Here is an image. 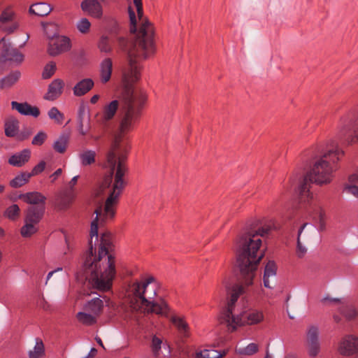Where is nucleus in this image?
<instances>
[{
	"instance_id": "aec40b11",
	"label": "nucleus",
	"mask_w": 358,
	"mask_h": 358,
	"mask_svg": "<svg viewBox=\"0 0 358 358\" xmlns=\"http://www.w3.org/2000/svg\"><path fill=\"white\" fill-rule=\"evenodd\" d=\"M18 199L23 200L27 203L33 204L35 206L43 205V206H45L46 200V197L38 192L21 194L18 196Z\"/></svg>"
},
{
	"instance_id": "58836bf2",
	"label": "nucleus",
	"mask_w": 358,
	"mask_h": 358,
	"mask_svg": "<svg viewBox=\"0 0 358 358\" xmlns=\"http://www.w3.org/2000/svg\"><path fill=\"white\" fill-rule=\"evenodd\" d=\"M68 143V137L66 136H62L54 143V149L59 152L64 153L66 151Z\"/></svg>"
},
{
	"instance_id": "cd10ccee",
	"label": "nucleus",
	"mask_w": 358,
	"mask_h": 358,
	"mask_svg": "<svg viewBox=\"0 0 358 358\" xmlns=\"http://www.w3.org/2000/svg\"><path fill=\"white\" fill-rule=\"evenodd\" d=\"M226 355V352H220L214 349H205L201 351H196L193 356L195 358H221Z\"/></svg>"
},
{
	"instance_id": "9b49d317",
	"label": "nucleus",
	"mask_w": 358,
	"mask_h": 358,
	"mask_svg": "<svg viewBox=\"0 0 358 358\" xmlns=\"http://www.w3.org/2000/svg\"><path fill=\"white\" fill-rule=\"evenodd\" d=\"M19 27L15 15L10 10H3L0 15V30L10 34L15 31Z\"/></svg>"
},
{
	"instance_id": "473e14b6",
	"label": "nucleus",
	"mask_w": 358,
	"mask_h": 358,
	"mask_svg": "<svg viewBox=\"0 0 358 358\" xmlns=\"http://www.w3.org/2000/svg\"><path fill=\"white\" fill-rule=\"evenodd\" d=\"M134 3L136 7L137 15L138 17L139 22V29L140 30L143 25H148L149 27H152V25L148 22V20L143 17V5L141 0H134Z\"/></svg>"
},
{
	"instance_id": "c756f323",
	"label": "nucleus",
	"mask_w": 358,
	"mask_h": 358,
	"mask_svg": "<svg viewBox=\"0 0 358 358\" xmlns=\"http://www.w3.org/2000/svg\"><path fill=\"white\" fill-rule=\"evenodd\" d=\"M78 124H85L87 121V123L90 121V116L88 107L83 103H80L78 109L77 115Z\"/></svg>"
},
{
	"instance_id": "e2e57ef3",
	"label": "nucleus",
	"mask_w": 358,
	"mask_h": 358,
	"mask_svg": "<svg viewBox=\"0 0 358 358\" xmlns=\"http://www.w3.org/2000/svg\"><path fill=\"white\" fill-rule=\"evenodd\" d=\"M29 38V35H28V34H26V36H25V38H24V43L20 45L21 47H22V46H23V45L26 43V42L28 41Z\"/></svg>"
},
{
	"instance_id": "f257e3e1",
	"label": "nucleus",
	"mask_w": 358,
	"mask_h": 358,
	"mask_svg": "<svg viewBox=\"0 0 358 358\" xmlns=\"http://www.w3.org/2000/svg\"><path fill=\"white\" fill-rule=\"evenodd\" d=\"M129 17L130 31L134 35L129 41L122 36L117 38L119 46L127 54L128 66L122 71L125 92L119 99L113 100L105 105L100 120V124L106 127L108 122L119 111L120 133L115 135L103 164V167L107 171L106 175L112 176H115L120 163L124 168V175L127 171L125 162L127 143L123 140L122 135L131 130L138 120L145 102L144 95L141 92L131 89L130 86L140 78V61L145 59L155 50L153 27L144 24L137 31L136 17L131 10Z\"/></svg>"
},
{
	"instance_id": "423d86ee",
	"label": "nucleus",
	"mask_w": 358,
	"mask_h": 358,
	"mask_svg": "<svg viewBox=\"0 0 358 358\" xmlns=\"http://www.w3.org/2000/svg\"><path fill=\"white\" fill-rule=\"evenodd\" d=\"M225 288L228 301L226 308L219 317V321L220 324L226 325L228 331H234L239 326L244 324L253 325L263 320V313L258 310H252L248 313L235 315L234 313L235 303L238 297L245 292V288L241 285H234L231 287L225 285Z\"/></svg>"
},
{
	"instance_id": "f8f14e48",
	"label": "nucleus",
	"mask_w": 358,
	"mask_h": 358,
	"mask_svg": "<svg viewBox=\"0 0 358 358\" xmlns=\"http://www.w3.org/2000/svg\"><path fill=\"white\" fill-rule=\"evenodd\" d=\"M3 45V50L0 55V67H1L6 61L20 63L23 60V55L17 50L10 47V44H6L5 38L1 39L0 45Z\"/></svg>"
},
{
	"instance_id": "e433bc0d",
	"label": "nucleus",
	"mask_w": 358,
	"mask_h": 358,
	"mask_svg": "<svg viewBox=\"0 0 358 358\" xmlns=\"http://www.w3.org/2000/svg\"><path fill=\"white\" fill-rule=\"evenodd\" d=\"M37 231L36 224L25 222V224L21 229V235L23 237H29Z\"/></svg>"
},
{
	"instance_id": "412c9836",
	"label": "nucleus",
	"mask_w": 358,
	"mask_h": 358,
	"mask_svg": "<svg viewBox=\"0 0 358 358\" xmlns=\"http://www.w3.org/2000/svg\"><path fill=\"white\" fill-rule=\"evenodd\" d=\"M30 157L31 151L29 149H24L10 156L8 162L13 166L21 167L29 160Z\"/></svg>"
},
{
	"instance_id": "f704fd0d",
	"label": "nucleus",
	"mask_w": 358,
	"mask_h": 358,
	"mask_svg": "<svg viewBox=\"0 0 358 358\" xmlns=\"http://www.w3.org/2000/svg\"><path fill=\"white\" fill-rule=\"evenodd\" d=\"M20 76V73L19 71H15L11 73L7 77L3 78L1 80V88H8L11 87L14 83H15Z\"/></svg>"
},
{
	"instance_id": "052dcab7",
	"label": "nucleus",
	"mask_w": 358,
	"mask_h": 358,
	"mask_svg": "<svg viewBox=\"0 0 358 358\" xmlns=\"http://www.w3.org/2000/svg\"><path fill=\"white\" fill-rule=\"evenodd\" d=\"M95 340H96V341L97 342V343H98L100 346H101L103 348H104V346H103V343H102V341H101V339L99 337H97V336H96V337L95 338Z\"/></svg>"
},
{
	"instance_id": "9d476101",
	"label": "nucleus",
	"mask_w": 358,
	"mask_h": 358,
	"mask_svg": "<svg viewBox=\"0 0 358 358\" xmlns=\"http://www.w3.org/2000/svg\"><path fill=\"white\" fill-rule=\"evenodd\" d=\"M301 208H304L306 212L315 220H318L320 222V230H324L325 228L324 216L325 213L322 206L321 203L315 199L309 201H301L299 200Z\"/></svg>"
},
{
	"instance_id": "ea45409f",
	"label": "nucleus",
	"mask_w": 358,
	"mask_h": 358,
	"mask_svg": "<svg viewBox=\"0 0 358 358\" xmlns=\"http://www.w3.org/2000/svg\"><path fill=\"white\" fill-rule=\"evenodd\" d=\"M308 225V223L303 224L299 230L298 232V238H297V248H296V254L299 257H302L307 252V249L305 246L302 245L301 242L300 241V238L302 234L303 230Z\"/></svg>"
},
{
	"instance_id": "2eb2a0df",
	"label": "nucleus",
	"mask_w": 358,
	"mask_h": 358,
	"mask_svg": "<svg viewBox=\"0 0 358 358\" xmlns=\"http://www.w3.org/2000/svg\"><path fill=\"white\" fill-rule=\"evenodd\" d=\"M277 266L274 262L269 261L264 268L263 280L264 287L272 289L275 283Z\"/></svg>"
},
{
	"instance_id": "69168bd1",
	"label": "nucleus",
	"mask_w": 358,
	"mask_h": 358,
	"mask_svg": "<svg viewBox=\"0 0 358 358\" xmlns=\"http://www.w3.org/2000/svg\"><path fill=\"white\" fill-rule=\"evenodd\" d=\"M264 358H272V356L269 354V352L267 351L266 356Z\"/></svg>"
},
{
	"instance_id": "7c9ffc66",
	"label": "nucleus",
	"mask_w": 358,
	"mask_h": 358,
	"mask_svg": "<svg viewBox=\"0 0 358 358\" xmlns=\"http://www.w3.org/2000/svg\"><path fill=\"white\" fill-rule=\"evenodd\" d=\"M96 152L93 150H86L79 154L80 163L83 166H88L95 162Z\"/></svg>"
},
{
	"instance_id": "393cba45",
	"label": "nucleus",
	"mask_w": 358,
	"mask_h": 358,
	"mask_svg": "<svg viewBox=\"0 0 358 358\" xmlns=\"http://www.w3.org/2000/svg\"><path fill=\"white\" fill-rule=\"evenodd\" d=\"M52 10L50 6L45 3H34L29 8V12L36 15L43 17L48 15Z\"/></svg>"
},
{
	"instance_id": "1a4fd4ad",
	"label": "nucleus",
	"mask_w": 358,
	"mask_h": 358,
	"mask_svg": "<svg viewBox=\"0 0 358 358\" xmlns=\"http://www.w3.org/2000/svg\"><path fill=\"white\" fill-rule=\"evenodd\" d=\"M305 348L310 358H315L321 352V341L320 338V329L316 325H309L306 331Z\"/></svg>"
},
{
	"instance_id": "3c124183",
	"label": "nucleus",
	"mask_w": 358,
	"mask_h": 358,
	"mask_svg": "<svg viewBox=\"0 0 358 358\" xmlns=\"http://www.w3.org/2000/svg\"><path fill=\"white\" fill-rule=\"evenodd\" d=\"M78 179V176H74L69 182V192H76L74 186L76 185Z\"/></svg>"
},
{
	"instance_id": "72a5a7b5",
	"label": "nucleus",
	"mask_w": 358,
	"mask_h": 358,
	"mask_svg": "<svg viewBox=\"0 0 358 358\" xmlns=\"http://www.w3.org/2000/svg\"><path fill=\"white\" fill-rule=\"evenodd\" d=\"M259 350V346L257 344L251 343L245 348H236V352L240 355L250 356Z\"/></svg>"
},
{
	"instance_id": "de8ad7c7",
	"label": "nucleus",
	"mask_w": 358,
	"mask_h": 358,
	"mask_svg": "<svg viewBox=\"0 0 358 358\" xmlns=\"http://www.w3.org/2000/svg\"><path fill=\"white\" fill-rule=\"evenodd\" d=\"M45 162L44 161H41L39 164L35 166L31 173H29L31 176L38 175L41 173L45 168Z\"/></svg>"
},
{
	"instance_id": "39448f33",
	"label": "nucleus",
	"mask_w": 358,
	"mask_h": 358,
	"mask_svg": "<svg viewBox=\"0 0 358 358\" xmlns=\"http://www.w3.org/2000/svg\"><path fill=\"white\" fill-rule=\"evenodd\" d=\"M343 155V151L334 143L327 145L326 150L315 160L313 166L300 185V201H309L314 199L313 194L310 192V182H315L320 185L331 182L333 173L336 170V164Z\"/></svg>"
},
{
	"instance_id": "b1692460",
	"label": "nucleus",
	"mask_w": 358,
	"mask_h": 358,
	"mask_svg": "<svg viewBox=\"0 0 358 358\" xmlns=\"http://www.w3.org/2000/svg\"><path fill=\"white\" fill-rule=\"evenodd\" d=\"M113 62L110 58L104 59L100 64V79L101 83L108 82L111 77Z\"/></svg>"
},
{
	"instance_id": "603ef678",
	"label": "nucleus",
	"mask_w": 358,
	"mask_h": 358,
	"mask_svg": "<svg viewBox=\"0 0 358 358\" xmlns=\"http://www.w3.org/2000/svg\"><path fill=\"white\" fill-rule=\"evenodd\" d=\"M62 173V169H58L56 170L52 175H50V178L51 179V182H54Z\"/></svg>"
},
{
	"instance_id": "09e8293b",
	"label": "nucleus",
	"mask_w": 358,
	"mask_h": 358,
	"mask_svg": "<svg viewBox=\"0 0 358 358\" xmlns=\"http://www.w3.org/2000/svg\"><path fill=\"white\" fill-rule=\"evenodd\" d=\"M321 302L324 304L329 303H341V299L339 298H333L329 296H327L321 299Z\"/></svg>"
},
{
	"instance_id": "774afa93",
	"label": "nucleus",
	"mask_w": 358,
	"mask_h": 358,
	"mask_svg": "<svg viewBox=\"0 0 358 358\" xmlns=\"http://www.w3.org/2000/svg\"><path fill=\"white\" fill-rule=\"evenodd\" d=\"M4 235V231L2 228L0 227V236Z\"/></svg>"
},
{
	"instance_id": "c03bdc74",
	"label": "nucleus",
	"mask_w": 358,
	"mask_h": 358,
	"mask_svg": "<svg viewBox=\"0 0 358 358\" xmlns=\"http://www.w3.org/2000/svg\"><path fill=\"white\" fill-rule=\"evenodd\" d=\"M91 24L87 18H82L76 23L78 30L82 34H87L90 29Z\"/></svg>"
},
{
	"instance_id": "5701e85b",
	"label": "nucleus",
	"mask_w": 358,
	"mask_h": 358,
	"mask_svg": "<svg viewBox=\"0 0 358 358\" xmlns=\"http://www.w3.org/2000/svg\"><path fill=\"white\" fill-rule=\"evenodd\" d=\"M94 85V81L91 78H85L74 86L73 94L76 96H83L93 87Z\"/></svg>"
},
{
	"instance_id": "dca6fc26",
	"label": "nucleus",
	"mask_w": 358,
	"mask_h": 358,
	"mask_svg": "<svg viewBox=\"0 0 358 358\" xmlns=\"http://www.w3.org/2000/svg\"><path fill=\"white\" fill-rule=\"evenodd\" d=\"M64 83L61 79L54 80L48 86L47 93L44 96V99L48 101H54L57 99L63 92Z\"/></svg>"
},
{
	"instance_id": "5fc2aeb1",
	"label": "nucleus",
	"mask_w": 358,
	"mask_h": 358,
	"mask_svg": "<svg viewBox=\"0 0 358 358\" xmlns=\"http://www.w3.org/2000/svg\"><path fill=\"white\" fill-rule=\"evenodd\" d=\"M357 315V312L355 309H350L348 313L345 314V317L349 319L352 320Z\"/></svg>"
},
{
	"instance_id": "7ed1b4c3",
	"label": "nucleus",
	"mask_w": 358,
	"mask_h": 358,
	"mask_svg": "<svg viewBox=\"0 0 358 358\" xmlns=\"http://www.w3.org/2000/svg\"><path fill=\"white\" fill-rule=\"evenodd\" d=\"M271 227L259 222L250 224L236 240L237 264L245 284H252L257 266L264 257L260 250L262 237L268 234Z\"/></svg>"
},
{
	"instance_id": "13d9d810",
	"label": "nucleus",
	"mask_w": 358,
	"mask_h": 358,
	"mask_svg": "<svg viewBox=\"0 0 358 358\" xmlns=\"http://www.w3.org/2000/svg\"><path fill=\"white\" fill-rule=\"evenodd\" d=\"M97 352V350L96 349L92 348L90 352V353L88 354V356L90 357V358H92L95 356V355L96 354Z\"/></svg>"
},
{
	"instance_id": "79ce46f5",
	"label": "nucleus",
	"mask_w": 358,
	"mask_h": 358,
	"mask_svg": "<svg viewBox=\"0 0 358 358\" xmlns=\"http://www.w3.org/2000/svg\"><path fill=\"white\" fill-rule=\"evenodd\" d=\"M56 64L53 62H50L45 65L44 67L42 77L43 79H48L52 77L56 71Z\"/></svg>"
},
{
	"instance_id": "37998d69",
	"label": "nucleus",
	"mask_w": 358,
	"mask_h": 358,
	"mask_svg": "<svg viewBox=\"0 0 358 358\" xmlns=\"http://www.w3.org/2000/svg\"><path fill=\"white\" fill-rule=\"evenodd\" d=\"M162 341L156 336H153L152 338L151 348L152 353L155 357L159 355V352L162 348Z\"/></svg>"
},
{
	"instance_id": "ddd939ff",
	"label": "nucleus",
	"mask_w": 358,
	"mask_h": 358,
	"mask_svg": "<svg viewBox=\"0 0 358 358\" xmlns=\"http://www.w3.org/2000/svg\"><path fill=\"white\" fill-rule=\"evenodd\" d=\"M70 40L65 36H57L51 38L48 45V53L52 56H57L70 49Z\"/></svg>"
},
{
	"instance_id": "a18cd8bd",
	"label": "nucleus",
	"mask_w": 358,
	"mask_h": 358,
	"mask_svg": "<svg viewBox=\"0 0 358 358\" xmlns=\"http://www.w3.org/2000/svg\"><path fill=\"white\" fill-rule=\"evenodd\" d=\"M46 138L47 134L43 131H40L34 137L31 143L34 145H41Z\"/></svg>"
},
{
	"instance_id": "6e6d98bb",
	"label": "nucleus",
	"mask_w": 358,
	"mask_h": 358,
	"mask_svg": "<svg viewBox=\"0 0 358 358\" xmlns=\"http://www.w3.org/2000/svg\"><path fill=\"white\" fill-rule=\"evenodd\" d=\"M65 242H66L68 250L69 251L71 250V245L70 244L69 237L68 236H66V235H65Z\"/></svg>"
},
{
	"instance_id": "a878e982",
	"label": "nucleus",
	"mask_w": 358,
	"mask_h": 358,
	"mask_svg": "<svg viewBox=\"0 0 358 358\" xmlns=\"http://www.w3.org/2000/svg\"><path fill=\"white\" fill-rule=\"evenodd\" d=\"M19 129V121L15 117H8L5 122V134L8 137L15 136Z\"/></svg>"
},
{
	"instance_id": "4be33fe9",
	"label": "nucleus",
	"mask_w": 358,
	"mask_h": 358,
	"mask_svg": "<svg viewBox=\"0 0 358 358\" xmlns=\"http://www.w3.org/2000/svg\"><path fill=\"white\" fill-rule=\"evenodd\" d=\"M171 321L177 328L182 341H183L184 338H188L189 336V328L188 324L185 321L183 317L172 316Z\"/></svg>"
},
{
	"instance_id": "864d4df0",
	"label": "nucleus",
	"mask_w": 358,
	"mask_h": 358,
	"mask_svg": "<svg viewBox=\"0 0 358 358\" xmlns=\"http://www.w3.org/2000/svg\"><path fill=\"white\" fill-rule=\"evenodd\" d=\"M358 182V173L352 174L348 178V183L350 185H355Z\"/></svg>"
},
{
	"instance_id": "338daca9",
	"label": "nucleus",
	"mask_w": 358,
	"mask_h": 358,
	"mask_svg": "<svg viewBox=\"0 0 358 358\" xmlns=\"http://www.w3.org/2000/svg\"><path fill=\"white\" fill-rule=\"evenodd\" d=\"M348 115H354L355 116L358 117V111L355 113H348Z\"/></svg>"
},
{
	"instance_id": "4c0bfd02",
	"label": "nucleus",
	"mask_w": 358,
	"mask_h": 358,
	"mask_svg": "<svg viewBox=\"0 0 358 358\" xmlns=\"http://www.w3.org/2000/svg\"><path fill=\"white\" fill-rule=\"evenodd\" d=\"M99 48L101 52L109 53L112 50V43L109 38L106 36H102L99 42Z\"/></svg>"
},
{
	"instance_id": "f3484780",
	"label": "nucleus",
	"mask_w": 358,
	"mask_h": 358,
	"mask_svg": "<svg viewBox=\"0 0 358 358\" xmlns=\"http://www.w3.org/2000/svg\"><path fill=\"white\" fill-rule=\"evenodd\" d=\"M44 212L45 206L43 205L29 207L26 213L25 222L37 224L42 219Z\"/></svg>"
},
{
	"instance_id": "c9c22d12",
	"label": "nucleus",
	"mask_w": 358,
	"mask_h": 358,
	"mask_svg": "<svg viewBox=\"0 0 358 358\" xmlns=\"http://www.w3.org/2000/svg\"><path fill=\"white\" fill-rule=\"evenodd\" d=\"M20 209L17 204H13L8 207L4 213V216L9 220H15L20 216Z\"/></svg>"
},
{
	"instance_id": "4d7b16f0",
	"label": "nucleus",
	"mask_w": 358,
	"mask_h": 358,
	"mask_svg": "<svg viewBox=\"0 0 358 358\" xmlns=\"http://www.w3.org/2000/svg\"><path fill=\"white\" fill-rule=\"evenodd\" d=\"M99 99V96L98 94H95V95H94V96L91 98V99H90V102H91L92 103L94 104V103H96L98 101Z\"/></svg>"
},
{
	"instance_id": "6ab92c4d",
	"label": "nucleus",
	"mask_w": 358,
	"mask_h": 358,
	"mask_svg": "<svg viewBox=\"0 0 358 358\" xmlns=\"http://www.w3.org/2000/svg\"><path fill=\"white\" fill-rule=\"evenodd\" d=\"M12 108L17 110L24 115H31L37 117L40 115L39 109L36 106H31L27 103H18L17 101L11 102Z\"/></svg>"
},
{
	"instance_id": "a211bd4d",
	"label": "nucleus",
	"mask_w": 358,
	"mask_h": 358,
	"mask_svg": "<svg viewBox=\"0 0 358 358\" xmlns=\"http://www.w3.org/2000/svg\"><path fill=\"white\" fill-rule=\"evenodd\" d=\"M82 10L94 17L102 15V8L97 0H85L81 3Z\"/></svg>"
},
{
	"instance_id": "2f4dec72",
	"label": "nucleus",
	"mask_w": 358,
	"mask_h": 358,
	"mask_svg": "<svg viewBox=\"0 0 358 358\" xmlns=\"http://www.w3.org/2000/svg\"><path fill=\"white\" fill-rule=\"evenodd\" d=\"M31 177V176H30L29 173L23 172L13 178L10 182V185L12 187L14 188L20 187L26 184Z\"/></svg>"
},
{
	"instance_id": "6e6552de",
	"label": "nucleus",
	"mask_w": 358,
	"mask_h": 358,
	"mask_svg": "<svg viewBox=\"0 0 358 358\" xmlns=\"http://www.w3.org/2000/svg\"><path fill=\"white\" fill-rule=\"evenodd\" d=\"M338 138L348 144L358 141V117L345 115L340 120Z\"/></svg>"
},
{
	"instance_id": "bf43d9fd",
	"label": "nucleus",
	"mask_w": 358,
	"mask_h": 358,
	"mask_svg": "<svg viewBox=\"0 0 358 358\" xmlns=\"http://www.w3.org/2000/svg\"><path fill=\"white\" fill-rule=\"evenodd\" d=\"M298 180V176H296L294 178H290L289 179V182H290V185H293L294 184H295V182H296V180Z\"/></svg>"
},
{
	"instance_id": "0eeeda50",
	"label": "nucleus",
	"mask_w": 358,
	"mask_h": 358,
	"mask_svg": "<svg viewBox=\"0 0 358 358\" xmlns=\"http://www.w3.org/2000/svg\"><path fill=\"white\" fill-rule=\"evenodd\" d=\"M103 309V301L99 297H95L85 304L83 310L77 313L76 318L85 325H93L96 323Z\"/></svg>"
},
{
	"instance_id": "49530a36",
	"label": "nucleus",
	"mask_w": 358,
	"mask_h": 358,
	"mask_svg": "<svg viewBox=\"0 0 358 358\" xmlns=\"http://www.w3.org/2000/svg\"><path fill=\"white\" fill-rule=\"evenodd\" d=\"M344 190L348 194H350L358 199V186L355 185L345 184Z\"/></svg>"
},
{
	"instance_id": "a19ab883",
	"label": "nucleus",
	"mask_w": 358,
	"mask_h": 358,
	"mask_svg": "<svg viewBox=\"0 0 358 358\" xmlns=\"http://www.w3.org/2000/svg\"><path fill=\"white\" fill-rule=\"evenodd\" d=\"M48 114L50 119L54 120L58 124H62L64 118V114L62 113L56 107L50 108Z\"/></svg>"
},
{
	"instance_id": "f03ea898",
	"label": "nucleus",
	"mask_w": 358,
	"mask_h": 358,
	"mask_svg": "<svg viewBox=\"0 0 358 358\" xmlns=\"http://www.w3.org/2000/svg\"><path fill=\"white\" fill-rule=\"evenodd\" d=\"M124 168L122 163L119 164L115 176L106 175L100 186L101 194L106 197L103 203L96 208V216L91 223L89 251L86 255L83 268L85 280L94 288L106 291L112 286L115 275L114 257L110 253L112 249L111 235L103 233L101 236L100 250L97 257L93 255V238L95 243L98 241L99 222H104L108 218H113L115 214V206L125 186L124 180Z\"/></svg>"
},
{
	"instance_id": "680f3d73",
	"label": "nucleus",
	"mask_w": 358,
	"mask_h": 358,
	"mask_svg": "<svg viewBox=\"0 0 358 358\" xmlns=\"http://www.w3.org/2000/svg\"><path fill=\"white\" fill-rule=\"evenodd\" d=\"M55 273V271H52L48 273V275H47V278H46V282H45V284L48 283V281L50 279V278L52 276V275Z\"/></svg>"
},
{
	"instance_id": "8fccbe9b",
	"label": "nucleus",
	"mask_w": 358,
	"mask_h": 358,
	"mask_svg": "<svg viewBox=\"0 0 358 358\" xmlns=\"http://www.w3.org/2000/svg\"><path fill=\"white\" fill-rule=\"evenodd\" d=\"M90 129V122L87 123V125L86 127H85V124H78L79 131H80V134H82L83 136L86 135L88 133Z\"/></svg>"
},
{
	"instance_id": "0e129e2a",
	"label": "nucleus",
	"mask_w": 358,
	"mask_h": 358,
	"mask_svg": "<svg viewBox=\"0 0 358 358\" xmlns=\"http://www.w3.org/2000/svg\"><path fill=\"white\" fill-rule=\"evenodd\" d=\"M4 189H5V186H4V185H0V194H1L2 192H3Z\"/></svg>"
},
{
	"instance_id": "c85d7f7f",
	"label": "nucleus",
	"mask_w": 358,
	"mask_h": 358,
	"mask_svg": "<svg viewBox=\"0 0 358 358\" xmlns=\"http://www.w3.org/2000/svg\"><path fill=\"white\" fill-rule=\"evenodd\" d=\"M29 358H42L45 355V347L41 339H36V345L33 350L28 352Z\"/></svg>"
},
{
	"instance_id": "4468645a",
	"label": "nucleus",
	"mask_w": 358,
	"mask_h": 358,
	"mask_svg": "<svg viewBox=\"0 0 358 358\" xmlns=\"http://www.w3.org/2000/svg\"><path fill=\"white\" fill-rule=\"evenodd\" d=\"M338 351L342 355L350 356L358 351V338L346 336L341 341Z\"/></svg>"
},
{
	"instance_id": "bb28decb",
	"label": "nucleus",
	"mask_w": 358,
	"mask_h": 358,
	"mask_svg": "<svg viewBox=\"0 0 358 358\" xmlns=\"http://www.w3.org/2000/svg\"><path fill=\"white\" fill-rule=\"evenodd\" d=\"M76 192L66 191L59 198L58 208L61 210L66 209L72 203L76 197Z\"/></svg>"
},
{
	"instance_id": "20e7f679",
	"label": "nucleus",
	"mask_w": 358,
	"mask_h": 358,
	"mask_svg": "<svg viewBox=\"0 0 358 358\" xmlns=\"http://www.w3.org/2000/svg\"><path fill=\"white\" fill-rule=\"evenodd\" d=\"M155 281L153 277L148 278L144 282L135 281L130 283L125 293L124 302L117 308V315L124 320H133L138 322L139 315L143 312L165 315L168 306L164 301L159 303L150 301L156 295L155 289L148 294L149 285Z\"/></svg>"
}]
</instances>
